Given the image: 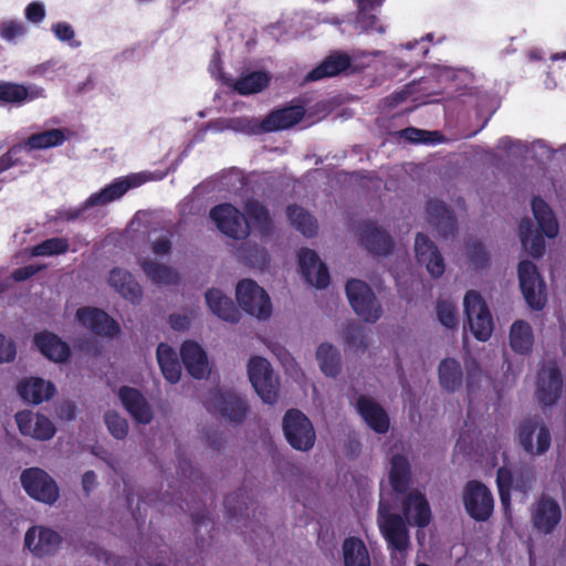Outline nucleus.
<instances>
[{"instance_id": "f257e3e1", "label": "nucleus", "mask_w": 566, "mask_h": 566, "mask_svg": "<svg viewBox=\"0 0 566 566\" xmlns=\"http://www.w3.org/2000/svg\"><path fill=\"white\" fill-rule=\"evenodd\" d=\"M378 524L388 547L405 552L409 547L410 537L406 521L418 526L426 527L432 518L431 507L424 494L415 490L406 495L402 501V515L392 514L379 506Z\"/></svg>"}, {"instance_id": "f03ea898", "label": "nucleus", "mask_w": 566, "mask_h": 566, "mask_svg": "<svg viewBox=\"0 0 566 566\" xmlns=\"http://www.w3.org/2000/svg\"><path fill=\"white\" fill-rule=\"evenodd\" d=\"M531 208L541 233L533 231L530 218L521 220L518 230L523 247L528 254L533 258H541L546 250L544 235L555 238L558 233V223L554 211L542 198L534 197L531 201Z\"/></svg>"}, {"instance_id": "7ed1b4c3", "label": "nucleus", "mask_w": 566, "mask_h": 566, "mask_svg": "<svg viewBox=\"0 0 566 566\" xmlns=\"http://www.w3.org/2000/svg\"><path fill=\"white\" fill-rule=\"evenodd\" d=\"M66 139L64 130L60 128H52L30 135L23 142L13 145L12 148L0 157V174L13 166L22 165L23 153L49 149V147L62 145Z\"/></svg>"}, {"instance_id": "20e7f679", "label": "nucleus", "mask_w": 566, "mask_h": 566, "mask_svg": "<svg viewBox=\"0 0 566 566\" xmlns=\"http://www.w3.org/2000/svg\"><path fill=\"white\" fill-rule=\"evenodd\" d=\"M514 440L526 453L541 455L552 447V432L541 417H528L515 427Z\"/></svg>"}, {"instance_id": "39448f33", "label": "nucleus", "mask_w": 566, "mask_h": 566, "mask_svg": "<svg viewBox=\"0 0 566 566\" xmlns=\"http://www.w3.org/2000/svg\"><path fill=\"white\" fill-rule=\"evenodd\" d=\"M282 430L286 442L296 451H310L317 436L312 421L297 408L289 409L282 420Z\"/></svg>"}, {"instance_id": "423d86ee", "label": "nucleus", "mask_w": 566, "mask_h": 566, "mask_svg": "<svg viewBox=\"0 0 566 566\" xmlns=\"http://www.w3.org/2000/svg\"><path fill=\"white\" fill-rule=\"evenodd\" d=\"M346 297L357 315L367 323H375L382 314L371 287L361 280L350 279L345 284Z\"/></svg>"}, {"instance_id": "0eeeda50", "label": "nucleus", "mask_w": 566, "mask_h": 566, "mask_svg": "<svg viewBox=\"0 0 566 566\" xmlns=\"http://www.w3.org/2000/svg\"><path fill=\"white\" fill-rule=\"evenodd\" d=\"M462 504L468 516L475 522H486L494 512V499L480 480H469L462 491Z\"/></svg>"}, {"instance_id": "6e6552de", "label": "nucleus", "mask_w": 566, "mask_h": 566, "mask_svg": "<svg viewBox=\"0 0 566 566\" xmlns=\"http://www.w3.org/2000/svg\"><path fill=\"white\" fill-rule=\"evenodd\" d=\"M250 382L263 402L273 405L279 398V379L271 363L261 356H253L248 364Z\"/></svg>"}, {"instance_id": "1a4fd4ad", "label": "nucleus", "mask_w": 566, "mask_h": 566, "mask_svg": "<svg viewBox=\"0 0 566 566\" xmlns=\"http://www.w3.org/2000/svg\"><path fill=\"white\" fill-rule=\"evenodd\" d=\"M203 405L209 411L218 413L233 423L243 422L250 411V407L243 398L233 392L222 391L220 388L210 389Z\"/></svg>"}, {"instance_id": "9d476101", "label": "nucleus", "mask_w": 566, "mask_h": 566, "mask_svg": "<svg viewBox=\"0 0 566 566\" xmlns=\"http://www.w3.org/2000/svg\"><path fill=\"white\" fill-rule=\"evenodd\" d=\"M463 308L473 335L480 340H486L493 332V319L481 293L476 290L467 291Z\"/></svg>"}, {"instance_id": "9b49d317", "label": "nucleus", "mask_w": 566, "mask_h": 566, "mask_svg": "<svg viewBox=\"0 0 566 566\" xmlns=\"http://www.w3.org/2000/svg\"><path fill=\"white\" fill-rule=\"evenodd\" d=\"M235 297L243 311L258 319H268L272 314V303L269 294L255 281L244 279L238 282Z\"/></svg>"}, {"instance_id": "f8f14e48", "label": "nucleus", "mask_w": 566, "mask_h": 566, "mask_svg": "<svg viewBox=\"0 0 566 566\" xmlns=\"http://www.w3.org/2000/svg\"><path fill=\"white\" fill-rule=\"evenodd\" d=\"M20 482L30 497L42 503L53 504L60 497L55 480L40 468L23 470L20 474Z\"/></svg>"}, {"instance_id": "ddd939ff", "label": "nucleus", "mask_w": 566, "mask_h": 566, "mask_svg": "<svg viewBox=\"0 0 566 566\" xmlns=\"http://www.w3.org/2000/svg\"><path fill=\"white\" fill-rule=\"evenodd\" d=\"M517 274L522 294L533 310H542L547 301L546 284L541 276L537 266L530 260L518 263Z\"/></svg>"}, {"instance_id": "4468645a", "label": "nucleus", "mask_w": 566, "mask_h": 566, "mask_svg": "<svg viewBox=\"0 0 566 566\" xmlns=\"http://www.w3.org/2000/svg\"><path fill=\"white\" fill-rule=\"evenodd\" d=\"M209 217L222 233L232 239H244L250 234V226L244 214L230 203L211 208Z\"/></svg>"}, {"instance_id": "2eb2a0df", "label": "nucleus", "mask_w": 566, "mask_h": 566, "mask_svg": "<svg viewBox=\"0 0 566 566\" xmlns=\"http://www.w3.org/2000/svg\"><path fill=\"white\" fill-rule=\"evenodd\" d=\"M563 377L555 363L545 365L537 374L535 397L543 406H554L562 397Z\"/></svg>"}, {"instance_id": "dca6fc26", "label": "nucleus", "mask_w": 566, "mask_h": 566, "mask_svg": "<svg viewBox=\"0 0 566 566\" xmlns=\"http://www.w3.org/2000/svg\"><path fill=\"white\" fill-rule=\"evenodd\" d=\"M76 321L93 334L114 337L120 333L119 324L106 311L94 306H82L76 310Z\"/></svg>"}, {"instance_id": "f3484780", "label": "nucleus", "mask_w": 566, "mask_h": 566, "mask_svg": "<svg viewBox=\"0 0 566 566\" xmlns=\"http://www.w3.org/2000/svg\"><path fill=\"white\" fill-rule=\"evenodd\" d=\"M62 543V535L46 526H32L24 534V547L38 557L54 555Z\"/></svg>"}, {"instance_id": "a211bd4d", "label": "nucleus", "mask_w": 566, "mask_h": 566, "mask_svg": "<svg viewBox=\"0 0 566 566\" xmlns=\"http://www.w3.org/2000/svg\"><path fill=\"white\" fill-rule=\"evenodd\" d=\"M300 273L310 285L318 289L326 287L329 284V272L325 263L319 260V255L311 249H302L298 254Z\"/></svg>"}, {"instance_id": "6ab92c4d", "label": "nucleus", "mask_w": 566, "mask_h": 566, "mask_svg": "<svg viewBox=\"0 0 566 566\" xmlns=\"http://www.w3.org/2000/svg\"><path fill=\"white\" fill-rule=\"evenodd\" d=\"M18 430L23 436H31L39 441H48L55 434V427L43 413H33L31 410H20L15 415Z\"/></svg>"}, {"instance_id": "aec40b11", "label": "nucleus", "mask_w": 566, "mask_h": 566, "mask_svg": "<svg viewBox=\"0 0 566 566\" xmlns=\"http://www.w3.org/2000/svg\"><path fill=\"white\" fill-rule=\"evenodd\" d=\"M359 242L374 255H388L394 249V241L389 232L377 227L373 221L360 223L359 226Z\"/></svg>"}, {"instance_id": "412c9836", "label": "nucleus", "mask_w": 566, "mask_h": 566, "mask_svg": "<svg viewBox=\"0 0 566 566\" xmlns=\"http://www.w3.org/2000/svg\"><path fill=\"white\" fill-rule=\"evenodd\" d=\"M415 256L419 264H424L428 273L437 279L444 273V260L434 241L427 234L417 233L415 238Z\"/></svg>"}, {"instance_id": "4be33fe9", "label": "nucleus", "mask_w": 566, "mask_h": 566, "mask_svg": "<svg viewBox=\"0 0 566 566\" xmlns=\"http://www.w3.org/2000/svg\"><path fill=\"white\" fill-rule=\"evenodd\" d=\"M145 182L140 175H130L125 178H117L97 192L90 195L86 205L88 207L105 206L120 199L129 189L136 188Z\"/></svg>"}, {"instance_id": "5701e85b", "label": "nucleus", "mask_w": 566, "mask_h": 566, "mask_svg": "<svg viewBox=\"0 0 566 566\" xmlns=\"http://www.w3.org/2000/svg\"><path fill=\"white\" fill-rule=\"evenodd\" d=\"M305 115V107L302 104H292L277 108L268 114L260 123V130L273 133L292 128L302 120Z\"/></svg>"}, {"instance_id": "b1692460", "label": "nucleus", "mask_w": 566, "mask_h": 566, "mask_svg": "<svg viewBox=\"0 0 566 566\" xmlns=\"http://www.w3.org/2000/svg\"><path fill=\"white\" fill-rule=\"evenodd\" d=\"M428 222L431 224L438 237L448 239L458 231V219L454 212L440 200H429L427 203Z\"/></svg>"}, {"instance_id": "393cba45", "label": "nucleus", "mask_w": 566, "mask_h": 566, "mask_svg": "<svg viewBox=\"0 0 566 566\" xmlns=\"http://www.w3.org/2000/svg\"><path fill=\"white\" fill-rule=\"evenodd\" d=\"M118 398L135 422L149 424L153 421V408L138 389L132 386H122L118 390Z\"/></svg>"}, {"instance_id": "a878e982", "label": "nucleus", "mask_w": 566, "mask_h": 566, "mask_svg": "<svg viewBox=\"0 0 566 566\" xmlns=\"http://www.w3.org/2000/svg\"><path fill=\"white\" fill-rule=\"evenodd\" d=\"M356 409L367 426L377 433H386L390 428V418L386 409L365 395L358 397Z\"/></svg>"}, {"instance_id": "bb28decb", "label": "nucleus", "mask_w": 566, "mask_h": 566, "mask_svg": "<svg viewBox=\"0 0 566 566\" xmlns=\"http://www.w3.org/2000/svg\"><path fill=\"white\" fill-rule=\"evenodd\" d=\"M40 96H43L41 87H28L20 83L0 81V107H21Z\"/></svg>"}, {"instance_id": "cd10ccee", "label": "nucleus", "mask_w": 566, "mask_h": 566, "mask_svg": "<svg viewBox=\"0 0 566 566\" xmlns=\"http://www.w3.org/2000/svg\"><path fill=\"white\" fill-rule=\"evenodd\" d=\"M562 517L559 504L549 496H542L533 512L534 527L543 533H552Z\"/></svg>"}, {"instance_id": "c85d7f7f", "label": "nucleus", "mask_w": 566, "mask_h": 566, "mask_svg": "<svg viewBox=\"0 0 566 566\" xmlns=\"http://www.w3.org/2000/svg\"><path fill=\"white\" fill-rule=\"evenodd\" d=\"M352 66V59L344 52H334L325 57L316 67L310 71L306 82H316L323 78L335 77Z\"/></svg>"}, {"instance_id": "c756f323", "label": "nucleus", "mask_w": 566, "mask_h": 566, "mask_svg": "<svg viewBox=\"0 0 566 566\" xmlns=\"http://www.w3.org/2000/svg\"><path fill=\"white\" fill-rule=\"evenodd\" d=\"M33 340L41 354L51 360L64 363L67 361L71 356L69 344L54 333H36Z\"/></svg>"}, {"instance_id": "7c9ffc66", "label": "nucleus", "mask_w": 566, "mask_h": 566, "mask_svg": "<svg viewBox=\"0 0 566 566\" xmlns=\"http://www.w3.org/2000/svg\"><path fill=\"white\" fill-rule=\"evenodd\" d=\"M55 386L40 377L23 379L18 385V395L23 401L40 405L55 395Z\"/></svg>"}, {"instance_id": "2f4dec72", "label": "nucleus", "mask_w": 566, "mask_h": 566, "mask_svg": "<svg viewBox=\"0 0 566 566\" xmlns=\"http://www.w3.org/2000/svg\"><path fill=\"white\" fill-rule=\"evenodd\" d=\"M181 361L186 371L197 379L205 378L208 369V358L205 350L196 340H185L181 345Z\"/></svg>"}, {"instance_id": "473e14b6", "label": "nucleus", "mask_w": 566, "mask_h": 566, "mask_svg": "<svg viewBox=\"0 0 566 566\" xmlns=\"http://www.w3.org/2000/svg\"><path fill=\"white\" fill-rule=\"evenodd\" d=\"M108 283L123 298L133 304L140 302L143 295L142 286L130 272L115 266L109 273Z\"/></svg>"}, {"instance_id": "72a5a7b5", "label": "nucleus", "mask_w": 566, "mask_h": 566, "mask_svg": "<svg viewBox=\"0 0 566 566\" xmlns=\"http://www.w3.org/2000/svg\"><path fill=\"white\" fill-rule=\"evenodd\" d=\"M205 300L209 310L220 319L237 323L240 321V311L235 304L219 289L211 287L205 292Z\"/></svg>"}, {"instance_id": "f704fd0d", "label": "nucleus", "mask_w": 566, "mask_h": 566, "mask_svg": "<svg viewBox=\"0 0 566 566\" xmlns=\"http://www.w3.org/2000/svg\"><path fill=\"white\" fill-rule=\"evenodd\" d=\"M438 380L443 390L454 394L463 381L461 363L455 358H443L438 365Z\"/></svg>"}, {"instance_id": "c9c22d12", "label": "nucleus", "mask_w": 566, "mask_h": 566, "mask_svg": "<svg viewBox=\"0 0 566 566\" xmlns=\"http://www.w3.org/2000/svg\"><path fill=\"white\" fill-rule=\"evenodd\" d=\"M411 480V468L403 454H394L390 459L389 483L397 494H406Z\"/></svg>"}, {"instance_id": "e433bc0d", "label": "nucleus", "mask_w": 566, "mask_h": 566, "mask_svg": "<svg viewBox=\"0 0 566 566\" xmlns=\"http://www.w3.org/2000/svg\"><path fill=\"white\" fill-rule=\"evenodd\" d=\"M271 83V76L266 71H250L242 73L237 80L229 84L240 95H250L262 92Z\"/></svg>"}, {"instance_id": "4c0bfd02", "label": "nucleus", "mask_w": 566, "mask_h": 566, "mask_svg": "<svg viewBox=\"0 0 566 566\" xmlns=\"http://www.w3.org/2000/svg\"><path fill=\"white\" fill-rule=\"evenodd\" d=\"M224 506L229 518H237L238 521L244 517L249 518L250 510L252 515H255L254 501L245 489H239L237 492L228 494Z\"/></svg>"}, {"instance_id": "58836bf2", "label": "nucleus", "mask_w": 566, "mask_h": 566, "mask_svg": "<svg viewBox=\"0 0 566 566\" xmlns=\"http://www.w3.org/2000/svg\"><path fill=\"white\" fill-rule=\"evenodd\" d=\"M157 363L166 380L176 384L180 380V361L177 353L169 345L160 343L157 346Z\"/></svg>"}, {"instance_id": "ea45409f", "label": "nucleus", "mask_w": 566, "mask_h": 566, "mask_svg": "<svg viewBox=\"0 0 566 566\" xmlns=\"http://www.w3.org/2000/svg\"><path fill=\"white\" fill-rule=\"evenodd\" d=\"M509 340L513 352L522 355L530 354L534 344L533 329L530 323L525 321L514 322L510 328Z\"/></svg>"}, {"instance_id": "a19ab883", "label": "nucleus", "mask_w": 566, "mask_h": 566, "mask_svg": "<svg viewBox=\"0 0 566 566\" xmlns=\"http://www.w3.org/2000/svg\"><path fill=\"white\" fill-rule=\"evenodd\" d=\"M344 566H370L368 548L358 537H348L343 542Z\"/></svg>"}, {"instance_id": "79ce46f5", "label": "nucleus", "mask_w": 566, "mask_h": 566, "mask_svg": "<svg viewBox=\"0 0 566 566\" xmlns=\"http://www.w3.org/2000/svg\"><path fill=\"white\" fill-rule=\"evenodd\" d=\"M144 273L156 284L176 285L179 283V274L174 268L145 259L140 263Z\"/></svg>"}, {"instance_id": "37998d69", "label": "nucleus", "mask_w": 566, "mask_h": 566, "mask_svg": "<svg viewBox=\"0 0 566 566\" xmlns=\"http://www.w3.org/2000/svg\"><path fill=\"white\" fill-rule=\"evenodd\" d=\"M286 214L294 228L303 235L313 238L318 232L316 218L308 211L297 205H291L286 209Z\"/></svg>"}, {"instance_id": "c03bdc74", "label": "nucleus", "mask_w": 566, "mask_h": 566, "mask_svg": "<svg viewBox=\"0 0 566 566\" xmlns=\"http://www.w3.org/2000/svg\"><path fill=\"white\" fill-rule=\"evenodd\" d=\"M316 356L321 371L327 377H336L342 371V356L339 350L331 344H321Z\"/></svg>"}, {"instance_id": "a18cd8bd", "label": "nucleus", "mask_w": 566, "mask_h": 566, "mask_svg": "<svg viewBox=\"0 0 566 566\" xmlns=\"http://www.w3.org/2000/svg\"><path fill=\"white\" fill-rule=\"evenodd\" d=\"M239 256L252 268L263 269L270 262V255L265 248L258 243L244 242L239 249Z\"/></svg>"}, {"instance_id": "49530a36", "label": "nucleus", "mask_w": 566, "mask_h": 566, "mask_svg": "<svg viewBox=\"0 0 566 566\" xmlns=\"http://www.w3.org/2000/svg\"><path fill=\"white\" fill-rule=\"evenodd\" d=\"M70 243L67 238L53 237L40 241L36 245L31 248L30 254L32 256H53L67 253Z\"/></svg>"}, {"instance_id": "de8ad7c7", "label": "nucleus", "mask_w": 566, "mask_h": 566, "mask_svg": "<svg viewBox=\"0 0 566 566\" xmlns=\"http://www.w3.org/2000/svg\"><path fill=\"white\" fill-rule=\"evenodd\" d=\"M465 255L470 266L480 271L490 264V253L486 251L481 240L469 239L465 242Z\"/></svg>"}, {"instance_id": "09e8293b", "label": "nucleus", "mask_w": 566, "mask_h": 566, "mask_svg": "<svg viewBox=\"0 0 566 566\" xmlns=\"http://www.w3.org/2000/svg\"><path fill=\"white\" fill-rule=\"evenodd\" d=\"M345 344L354 349L365 352L368 348V334L366 328L357 323H349L343 329Z\"/></svg>"}, {"instance_id": "8fccbe9b", "label": "nucleus", "mask_w": 566, "mask_h": 566, "mask_svg": "<svg viewBox=\"0 0 566 566\" xmlns=\"http://www.w3.org/2000/svg\"><path fill=\"white\" fill-rule=\"evenodd\" d=\"M247 213L254 221L262 234H268L272 228L269 209L260 202L251 201L245 207Z\"/></svg>"}, {"instance_id": "3c124183", "label": "nucleus", "mask_w": 566, "mask_h": 566, "mask_svg": "<svg viewBox=\"0 0 566 566\" xmlns=\"http://www.w3.org/2000/svg\"><path fill=\"white\" fill-rule=\"evenodd\" d=\"M104 422L114 439H124L128 433V422L115 410H108L104 415Z\"/></svg>"}, {"instance_id": "603ef678", "label": "nucleus", "mask_w": 566, "mask_h": 566, "mask_svg": "<svg viewBox=\"0 0 566 566\" xmlns=\"http://www.w3.org/2000/svg\"><path fill=\"white\" fill-rule=\"evenodd\" d=\"M438 321L447 328H455L458 325L457 307L448 301H438L436 304Z\"/></svg>"}, {"instance_id": "864d4df0", "label": "nucleus", "mask_w": 566, "mask_h": 566, "mask_svg": "<svg viewBox=\"0 0 566 566\" xmlns=\"http://www.w3.org/2000/svg\"><path fill=\"white\" fill-rule=\"evenodd\" d=\"M27 29L24 23L19 20H3L0 22V38L8 42H13L17 38L24 35Z\"/></svg>"}, {"instance_id": "5fc2aeb1", "label": "nucleus", "mask_w": 566, "mask_h": 566, "mask_svg": "<svg viewBox=\"0 0 566 566\" xmlns=\"http://www.w3.org/2000/svg\"><path fill=\"white\" fill-rule=\"evenodd\" d=\"M401 136L411 143H436L441 139V135L438 132H428L415 127H408L401 130Z\"/></svg>"}, {"instance_id": "6e6d98bb", "label": "nucleus", "mask_w": 566, "mask_h": 566, "mask_svg": "<svg viewBox=\"0 0 566 566\" xmlns=\"http://www.w3.org/2000/svg\"><path fill=\"white\" fill-rule=\"evenodd\" d=\"M357 24L359 28L365 31H377L379 33H384L385 29L379 25L378 18L370 13L368 10H358L357 14Z\"/></svg>"}, {"instance_id": "4d7b16f0", "label": "nucleus", "mask_w": 566, "mask_h": 566, "mask_svg": "<svg viewBox=\"0 0 566 566\" xmlns=\"http://www.w3.org/2000/svg\"><path fill=\"white\" fill-rule=\"evenodd\" d=\"M44 268H45V264H27V265L18 266L12 272V279L15 282L27 281V280L33 277L34 275H36L38 273L42 272L44 270Z\"/></svg>"}, {"instance_id": "13d9d810", "label": "nucleus", "mask_w": 566, "mask_h": 566, "mask_svg": "<svg viewBox=\"0 0 566 566\" xmlns=\"http://www.w3.org/2000/svg\"><path fill=\"white\" fill-rule=\"evenodd\" d=\"M17 357L14 340L0 333V363H9Z\"/></svg>"}, {"instance_id": "bf43d9fd", "label": "nucleus", "mask_w": 566, "mask_h": 566, "mask_svg": "<svg viewBox=\"0 0 566 566\" xmlns=\"http://www.w3.org/2000/svg\"><path fill=\"white\" fill-rule=\"evenodd\" d=\"M465 370H467L465 381H467L468 392H472L475 385L478 384V381L481 378L482 371H481L480 365L475 360H472L471 364H467Z\"/></svg>"}, {"instance_id": "052dcab7", "label": "nucleus", "mask_w": 566, "mask_h": 566, "mask_svg": "<svg viewBox=\"0 0 566 566\" xmlns=\"http://www.w3.org/2000/svg\"><path fill=\"white\" fill-rule=\"evenodd\" d=\"M25 18L34 23L43 21L45 17L44 6L41 2H31L24 10Z\"/></svg>"}, {"instance_id": "680f3d73", "label": "nucleus", "mask_w": 566, "mask_h": 566, "mask_svg": "<svg viewBox=\"0 0 566 566\" xmlns=\"http://www.w3.org/2000/svg\"><path fill=\"white\" fill-rule=\"evenodd\" d=\"M52 31L61 41H69L74 38V31L67 22H57L52 25Z\"/></svg>"}, {"instance_id": "e2e57ef3", "label": "nucleus", "mask_w": 566, "mask_h": 566, "mask_svg": "<svg viewBox=\"0 0 566 566\" xmlns=\"http://www.w3.org/2000/svg\"><path fill=\"white\" fill-rule=\"evenodd\" d=\"M496 483L499 490H511L513 475L507 468H500L496 473Z\"/></svg>"}, {"instance_id": "0e129e2a", "label": "nucleus", "mask_w": 566, "mask_h": 566, "mask_svg": "<svg viewBox=\"0 0 566 566\" xmlns=\"http://www.w3.org/2000/svg\"><path fill=\"white\" fill-rule=\"evenodd\" d=\"M171 241L167 237H160L153 243V251L157 255L169 254L171 251Z\"/></svg>"}, {"instance_id": "69168bd1", "label": "nucleus", "mask_w": 566, "mask_h": 566, "mask_svg": "<svg viewBox=\"0 0 566 566\" xmlns=\"http://www.w3.org/2000/svg\"><path fill=\"white\" fill-rule=\"evenodd\" d=\"M169 324L176 331H184L188 328L189 321L186 315L175 313L169 315Z\"/></svg>"}, {"instance_id": "338daca9", "label": "nucleus", "mask_w": 566, "mask_h": 566, "mask_svg": "<svg viewBox=\"0 0 566 566\" xmlns=\"http://www.w3.org/2000/svg\"><path fill=\"white\" fill-rule=\"evenodd\" d=\"M191 520L196 527V531H199L201 526L207 525L210 522L206 511H195L191 513Z\"/></svg>"}, {"instance_id": "774afa93", "label": "nucleus", "mask_w": 566, "mask_h": 566, "mask_svg": "<svg viewBox=\"0 0 566 566\" xmlns=\"http://www.w3.org/2000/svg\"><path fill=\"white\" fill-rule=\"evenodd\" d=\"M96 483V474L93 471H86L82 476L83 489L88 494Z\"/></svg>"}]
</instances>
